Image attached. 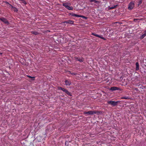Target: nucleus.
I'll return each mask as SVG.
<instances>
[{"instance_id": "obj_15", "label": "nucleus", "mask_w": 146, "mask_h": 146, "mask_svg": "<svg viewBox=\"0 0 146 146\" xmlns=\"http://www.w3.org/2000/svg\"><path fill=\"white\" fill-rule=\"evenodd\" d=\"M31 33L35 35H38L40 34L38 32L32 31L31 32Z\"/></svg>"}, {"instance_id": "obj_8", "label": "nucleus", "mask_w": 146, "mask_h": 146, "mask_svg": "<svg viewBox=\"0 0 146 146\" xmlns=\"http://www.w3.org/2000/svg\"><path fill=\"white\" fill-rule=\"evenodd\" d=\"M75 58L76 60L80 62H82L83 61V59L82 57H76Z\"/></svg>"}, {"instance_id": "obj_25", "label": "nucleus", "mask_w": 146, "mask_h": 146, "mask_svg": "<svg viewBox=\"0 0 146 146\" xmlns=\"http://www.w3.org/2000/svg\"><path fill=\"white\" fill-rule=\"evenodd\" d=\"M77 73H75V72H72V75H77Z\"/></svg>"}, {"instance_id": "obj_2", "label": "nucleus", "mask_w": 146, "mask_h": 146, "mask_svg": "<svg viewBox=\"0 0 146 146\" xmlns=\"http://www.w3.org/2000/svg\"><path fill=\"white\" fill-rule=\"evenodd\" d=\"M135 7L134 2L132 1L130 2L128 5V9L129 10H131Z\"/></svg>"}, {"instance_id": "obj_29", "label": "nucleus", "mask_w": 146, "mask_h": 146, "mask_svg": "<svg viewBox=\"0 0 146 146\" xmlns=\"http://www.w3.org/2000/svg\"><path fill=\"white\" fill-rule=\"evenodd\" d=\"M138 20V19H134V21H135H135H136L137 20Z\"/></svg>"}, {"instance_id": "obj_22", "label": "nucleus", "mask_w": 146, "mask_h": 146, "mask_svg": "<svg viewBox=\"0 0 146 146\" xmlns=\"http://www.w3.org/2000/svg\"><path fill=\"white\" fill-rule=\"evenodd\" d=\"M142 0H139V2H138V5H140L142 3Z\"/></svg>"}, {"instance_id": "obj_27", "label": "nucleus", "mask_w": 146, "mask_h": 146, "mask_svg": "<svg viewBox=\"0 0 146 146\" xmlns=\"http://www.w3.org/2000/svg\"><path fill=\"white\" fill-rule=\"evenodd\" d=\"M65 144L66 145L68 146V142L67 141H66L65 142Z\"/></svg>"}, {"instance_id": "obj_3", "label": "nucleus", "mask_w": 146, "mask_h": 146, "mask_svg": "<svg viewBox=\"0 0 146 146\" xmlns=\"http://www.w3.org/2000/svg\"><path fill=\"white\" fill-rule=\"evenodd\" d=\"M120 101H117L116 102L114 101H108L107 102V103L109 104H110L113 106H116L118 103L120 102Z\"/></svg>"}, {"instance_id": "obj_17", "label": "nucleus", "mask_w": 146, "mask_h": 146, "mask_svg": "<svg viewBox=\"0 0 146 146\" xmlns=\"http://www.w3.org/2000/svg\"><path fill=\"white\" fill-rule=\"evenodd\" d=\"M79 17H82V18H83L84 19H87V18H88V17H85V16H82V15H79Z\"/></svg>"}, {"instance_id": "obj_10", "label": "nucleus", "mask_w": 146, "mask_h": 146, "mask_svg": "<svg viewBox=\"0 0 146 146\" xmlns=\"http://www.w3.org/2000/svg\"><path fill=\"white\" fill-rule=\"evenodd\" d=\"M58 89L61 90L65 93H66V92L67 90L65 88L60 87H58Z\"/></svg>"}, {"instance_id": "obj_19", "label": "nucleus", "mask_w": 146, "mask_h": 146, "mask_svg": "<svg viewBox=\"0 0 146 146\" xmlns=\"http://www.w3.org/2000/svg\"><path fill=\"white\" fill-rule=\"evenodd\" d=\"M146 36V35L145 33L144 34L140 36V38L141 39H142L143 38Z\"/></svg>"}, {"instance_id": "obj_6", "label": "nucleus", "mask_w": 146, "mask_h": 146, "mask_svg": "<svg viewBox=\"0 0 146 146\" xmlns=\"http://www.w3.org/2000/svg\"><path fill=\"white\" fill-rule=\"evenodd\" d=\"M65 23L66 24H70L73 25L74 23V21L72 20H69L65 21L63 22L62 23L63 24H65Z\"/></svg>"}, {"instance_id": "obj_18", "label": "nucleus", "mask_w": 146, "mask_h": 146, "mask_svg": "<svg viewBox=\"0 0 146 146\" xmlns=\"http://www.w3.org/2000/svg\"><path fill=\"white\" fill-rule=\"evenodd\" d=\"M66 93L69 96H71L72 95L71 93L68 90H67L66 92Z\"/></svg>"}, {"instance_id": "obj_23", "label": "nucleus", "mask_w": 146, "mask_h": 146, "mask_svg": "<svg viewBox=\"0 0 146 146\" xmlns=\"http://www.w3.org/2000/svg\"><path fill=\"white\" fill-rule=\"evenodd\" d=\"M13 9V11L15 12H17V11L18 9L15 7Z\"/></svg>"}, {"instance_id": "obj_1", "label": "nucleus", "mask_w": 146, "mask_h": 146, "mask_svg": "<svg viewBox=\"0 0 146 146\" xmlns=\"http://www.w3.org/2000/svg\"><path fill=\"white\" fill-rule=\"evenodd\" d=\"M70 4L69 3H62V5L68 9L70 10H72L73 9V8L72 6H69V5Z\"/></svg>"}, {"instance_id": "obj_28", "label": "nucleus", "mask_w": 146, "mask_h": 146, "mask_svg": "<svg viewBox=\"0 0 146 146\" xmlns=\"http://www.w3.org/2000/svg\"><path fill=\"white\" fill-rule=\"evenodd\" d=\"M9 5L11 7V9H14L15 7H13L12 5L10 4H9Z\"/></svg>"}, {"instance_id": "obj_11", "label": "nucleus", "mask_w": 146, "mask_h": 146, "mask_svg": "<svg viewBox=\"0 0 146 146\" xmlns=\"http://www.w3.org/2000/svg\"><path fill=\"white\" fill-rule=\"evenodd\" d=\"M136 70H138L139 69V64L138 62H137L136 63Z\"/></svg>"}, {"instance_id": "obj_20", "label": "nucleus", "mask_w": 146, "mask_h": 146, "mask_svg": "<svg viewBox=\"0 0 146 146\" xmlns=\"http://www.w3.org/2000/svg\"><path fill=\"white\" fill-rule=\"evenodd\" d=\"M27 76L29 77V78H32V80H35V77H32L29 75H27Z\"/></svg>"}, {"instance_id": "obj_12", "label": "nucleus", "mask_w": 146, "mask_h": 146, "mask_svg": "<svg viewBox=\"0 0 146 146\" xmlns=\"http://www.w3.org/2000/svg\"><path fill=\"white\" fill-rule=\"evenodd\" d=\"M70 15L72 17H79V16H80L79 15H77L73 13H70Z\"/></svg>"}, {"instance_id": "obj_31", "label": "nucleus", "mask_w": 146, "mask_h": 146, "mask_svg": "<svg viewBox=\"0 0 146 146\" xmlns=\"http://www.w3.org/2000/svg\"><path fill=\"white\" fill-rule=\"evenodd\" d=\"M135 90L136 91H138V90L137 88H135Z\"/></svg>"}, {"instance_id": "obj_9", "label": "nucleus", "mask_w": 146, "mask_h": 146, "mask_svg": "<svg viewBox=\"0 0 146 146\" xmlns=\"http://www.w3.org/2000/svg\"><path fill=\"white\" fill-rule=\"evenodd\" d=\"M64 82L65 83V84L66 85H70L71 83L70 81H68L67 80H65Z\"/></svg>"}, {"instance_id": "obj_21", "label": "nucleus", "mask_w": 146, "mask_h": 146, "mask_svg": "<svg viewBox=\"0 0 146 146\" xmlns=\"http://www.w3.org/2000/svg\"><path fill=\"white\" fill-rule=\"evenodd\" d=\"M92 35H94V36H96L97 37H100L99 36V35H97V34H95L94 33H92Z\"/></svg>"}, {"instance_id": "obj_26", "label": "nucleus", "mask_w": 146, "mask_h": 146, "mask_svg": "<svg viewBox=\"0 0 146 146\" xmlns=\"http://www.w3.org/2000/svg\"><path fill=\"white\" fill-rule=\"evenodd\" d=\"M99 36L100 37H99V38H100L103 39V40H106V39L104 38V37H102V36H100L99 35Z\"/></svg>"}, {"instance_id": "obj_14", "label": "nucleus", "mask_w": 146, "mask_h": 146, "mask_svg": "<svg viewBox=\"0 0 146 146\" xmlns=\"http://www.w3.org/2000/svg\"><path fill=\"white\" fill-rule=\"evenodd\" d=\"M121 99H126V100H129V99H131V98H130V97H129V96H127V97H121Z\"/></svg>"}, {"instance_id": "obj_4", "label": "nucleus", "mask_w": 146, "mask_h": 146, "mask_svg": "<svg viewBox=\"0 0 146 146\" xmlns=\"http://www.w3.org/2000/svg\"><path fill=\"white\" fill-rule=\"evenodd\" d=\"M111 92H113V91L116 90H122L119 87H115V86H113L111 87L109 90Z\"/></svg>"}, {"instance_id": "obj_30", "label": "nucleus", "mask_w": 146, "mask_h": 146, "mask_svg": "<svg viewBox=\"0 0 146 146\" xmlns=\"http://www.w3.org/2000/svg\"><path fill=\"white\" fill-rule=\"evenodd\" d=\"M68 74H72V72H71V71H68Z\"/></svg>"}, {"instance_id": "obj_32", "label": "nucleus", "mask_w": 146, "mask_h": 146, "mask_svg": "<svg viewBox=\"0 0 146 146\" xmlns=\"http://www.w3.org/2000/svg\"><path fill=\"white\" fill-rule=\"evenodd\" d=\"M6 3L7 4H8L9 5V4L8 2H6Z\"/></svg>"}, {"instance_id": "obj_24", "label": "nucleus", "mask_w": 146, "mask_h": 146, "mask_svg": "<svg viewBox=\"0 0 146 146\" xmlns=\"http://www.w3.org/2000/svg\"><path fill=\"white\" fill-rule=\"evenodd\" d=\"M22 3H24L26 5L27 4V3L24 0H21Z\"/></svg>"}, {"instance_id": "obj_13", "label": "nucleus", "mask_w": 146, "mask_h": 146, "mask_svg": "<svg viewBox=\"0 0 146 146\" xmlns=\"http://www.w3.org/2000/svg\"><path fill=\"white\" fill-rule=\"evenodd\" d=\"M118 6V5H114L112 7H110L109 6L108 7V10H110L112 9H113L116 7H117Z\"/></svg>"}, {"instance_id": "obj_7", "label": "nucleus", "mask_w": 146, "mask_h": 146, "mask_svg": "<svg viewBox=\"0 0 146 146\" xmlns=\"http://www.w3.org/2000/svg\"><path fill=\"white\" fill-rule=\"evenodd\" d=\"M84 113L85 114H87L88 115H93L94 114H96V112L95 111H85L84 112Z\"/></svg>"}, {"instance_id": "obj_16", "label": "nucleus", "mask_w": 146, "mask_h": 146, "mask_svg": "<svg viewBox=\"0 0 146 146\" xmlns=\"http://www.w3.org/2000/svg\"><path fill=\"white\" fill-rule=\"evenodd\" d=\"M90 2H94L95 3H98V1L96 0H89Z\"/></svg>"}, {"instance_id": "obj_5", "label": "nucleus", "mask_w": 146, "mask_h": 146, "mask_svg": "<svg viewBox=\"0 0 146 146\" xmlns=\"http://www.w3.org/2000/svg\"><path fill=\"white\" fill-rule=\"evenodd\" d=\"M0 20L3 22L5 24H7V25L9 24V21L7 20V19L3 17H1L0 18Z\"/></svg>"}]
</instances>
